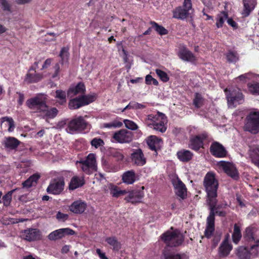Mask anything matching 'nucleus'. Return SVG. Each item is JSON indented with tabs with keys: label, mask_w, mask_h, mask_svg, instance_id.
<instances>
[{
	"label": "nucleus",
	"mask_w": 259,
	"mask_h": 259,
	"mask_svg": "<svg viewBox=\"0 0 259 259\" xmlns=\"http://www.w3.org/2000/svg\"><path fill=\"white\" fill-rule=\"evenodd\" d=\"M123 182L127 184H132L136 181V174L134 170L125 172L122 178Z\"/></svg>",
	"instance_id": "31"
},
{
	"label": "nucleus",
	"mask_w": 259,
	"mask_h": 259,
	"mask_svg": "<svg viewBox=\"0 0 259 259\" xmlns=\"http://www.w3.org/2000/svg\"><path fill=\"white\" fill-rule=\"evenodd\" d=\"M80 98L83 106H85L94 101L96 99V96L95 94H93L87 96H81L80 97Z\"/></svg>",
	"instance_id": "40"
},
{
	"label": "nucleus",
	"mask_w": 259,
	"mask_h": 259,
	"mask_svg": "<svg viewBox=\"0 0 259 259\" xmlns=\"http://www.w3.org/2000/svg\"><path fill=\"white\" fill-rule=\"evenodd\" d=\"M15 191V190H13L12 191H9L7 194L3 196V203L5 206H8L12 200V193Z\"/></svg>",
	"instance_id": "50"
},
{
	"label": "nucleus",
	"mask_w": 259,
	"mask_h": 259,
	"mask_svg": "<svg viewBox=\"0 0 259 259\" xmlns=\"http://www.w3.org/2000/svg\"><path fill=\"white\" fill-rule=\"evenodd\" d=\"M171 182L175 188L177 195L182 199H185L187 197V192L185 184L177 176H174L172 178Z\"/></svg>",
	"instance_id": "11"
},
{
	"label": "nucleus",
	"mask_w": 259,
	"mask_h": 259,
	"mask_svg": "<svg viewBox=\"0 0 259 259\" xmlns=\"http://www.w3.org/2000/svg\"><path fill=\"white\" fill-rule=\"evenodd\" d=\"M167 119L165 115L158 112L156 115H148L145 120V123L150 128L163 133L166 130Z\"/></svg>",
	"instance_id": "4"
},
{
	"label": "nucleus",
	"mask_w": 259,
	"mask_h": 259,
	"mask_svg": "<svg viewBox=\"0 0 259 259\" xmlns=\"http://www.w3.org/2000/svg\"><path fill=\"white\" fill-rule=\"evenodd\" d=\"M143 196V193L140 191H132L130 192L128 195L125 198V200L127 202L136 203L141 202Z\"/></svg>",
	"instance_id": "24"
},
{
	"label": "nucleus",
	"mask_w": 259,
	"mask_h": 259,
	"mask_svg": "<svg viewBox=\"0 0 259 259\" xmlns=\"http://www.w3.org/2000/svg\"><path fill=\"white\" fill-rule=\"evenodd\" d=\"M161 239L167 246L170 247L179 246L184 241V236L180 231L172 228L163 234Z\"/></svg>",
	"instance_id": "5"
},
{
	"label": "nucleus",
	"mask_w": 259,
	"mask_h": 259,
	"mask_svg": "<svg viewBox=\"0 0 259 259\" xmlns=\"http://www.w3.org/2000/svg\"><path fill=\"white\" fill-rule=\"evenodd\" d=\"M178 54L180 58L183 61L194 62L195 60V57L184 46L180 48Z\"/></svg>",
	"instance_id": "23"
},
{
	"label": "nucleus",
	"mask_w": 259,
	"mask_h": 259,
	"mask_svg": "<svg viewBox=\"0 0 259 259\" xmlns=\"http://www.w3.org/2000/svg\"><path fill=\"white\" fill-rule=\"evenodd\" d=\"M247 121L244 130L251 134H256L259 132V111L251 112L246 117Z\"/></svg>",
	"instance_id": "8"
},
{
	"label": "nucleus",
	"mask_w": 259,
	"mask_h": 259,
	"mask_svg": "<svg viewBox=\"0 0 259 259\" xmlns=\"http://www.w3.org/2000/svg\"><path fill=\"white\" fill-rule=\"evenodd\" d=\"M228 14L226 12H222L220 14H218L216 19V26L218 28H220L223 27V24L225 21L228 19Z\"/></svg>",
	"instance_id": "33"
},
{
	"label": "nucleus",
	"mask_w": 259,
	"mask_h": 259,
	"mask_svg": "<svg viewBox=\"0 0 259 259\" xmlns=\"http://www.w3.org/2000/svg\"><path fill=\"white\" fill-rule=\"evenodd\" d=\"M248 87L249 92L253 95H259V83L255 82L251 84H248Z\"/></svg>",
	"instance_id": "47"
},
{
	"label": "nucleus",
	"mask_w": 259,
	"mask_h": 259,
	"mask_svg": "<svg viewBox=\"0 0 259 259\" xmlns=\"http://www.w3.org/2000/svg\"><path fill=\"white\" fill-rule=\"evenodd\" d=\"M248 152L253 162L259 167V146L254 145L250 147Z\"/></svg>",
	"instance_id": "27"
},
{
	"label": "nucleus",
	"mask_w": 259,
	"mask_h": 259,
	"mask_svg": "<svg viewBox=\"0 0 259 259\" xmlns=\"http://www.w3.org/2000/svg\"><path fill=\"white\" fill-rule=\"evenodd\" d=\"M19 141L15 138L8 137L6 138L4 141V145L5 147L9 149L12 150L17 147L19 144Z\"/></svg>",
	"instance_id": "30"
},
{
	"label": "nucleus",
	"mask_w": 259,
	"mask_h": 259,
	"mask_svg": "<svg viewBox=\"0 0 259 259\" xmlns=\"http://www.w3.org/2000/svg\"><path fill=\"white\" fill-rule=\"evenodd\" d=\"M245 240L249 243V247L241 246L237 249V254L240 259H249L250 255H256L258 252L259 239H255L252 228H246L244 234Z\"/></svg>",
	"instance_id": "3"
},
{
	"label": "nucleus",
	"mask_w": 259,
	"mask_h": 259,
	"mask_svg": "<svg viewBox=\"0 0 259 259\" xmlns=\"http://www.w3.org/2000/svg\"><path fill=\"white\" fill-rule=\"evenodd\" d=\"M87 207V203L82 200H78L73 202L69 206V210L74 213H82Z\"/></svg>",
	"instance_id": "19"
},
{
	"label": "nucleus",
	"mask_w": 259,
	"mask_h": 259,
	"mask_svg": "<svg viewBox=\"0 0 259 259\" xmlns=\"http://www.w3.org/2000/svg\"><path fill=\"white\" fill-rule=\"evenodd\" d=\"M243 9L242 12V15L243 17L248 16L250 13L255 8L257 2L256 0H243Z\"/></svg>",
	"instance_id": "22"
},
{
	"label": "nucleus",
	"mask_w": 259,
	"mask_h": 259,
	"mask_svg": "<svg viewBox=\"0 0 259 259\" xmlns=\"http://www.w3.org/2000/svg\"><path fill=\"white\" fill-rule=\"evenodd\" d=\"M81 165L82 170L87 174H91L97 169L96 156L93 153L88 155L84 160L77 161Z\"/></svg>",
	"instance_id": "10"
},
{
	"label": "nucleus",
	"mask_w": 259,
	"mask_h": 259,
	"mask_svg": "<svg viewBox=\"0 0 259 259\" xmlns=\"http://www.w3.org/2000/svg\"><path fill=\"white\" fill-rule=\"evenodd\" d=\"M207 137V134L204 133L191 138L189 147L194 150H198L203 146V141L204 139H206Z\"/></svg>",
	"instance_id": "17"
},
{
	"label": "nucleus",
	"mask_w": 259,
	"mask_h": 259,
	"mask_svg": "<svg viewBox=\"0 0 259 259\" xmlns=\"http://www.w3.org/2000/svg\"><path fill=\"white\" fill-rule=\"evenodd\" d=\"M0 4L4 11L11 12V6L6 0H0Z\"/></svg>",
	"instance_id": "57"
},
{
	"label": "nucleus",
	"mask_w": 259,
	"mask_h": 259,
	"mask_svg": "<svg viewBox=\"0 0 259 259\" xmlns=\"http://www.w3.org/2000/svg\"><path fill=\"white\" fill-rule=\"evenodd\" d=\"M83 106L80 97L71 100L69 103V107L71 109H78Z\"/></svg>",
	"instance_id": "38"
},
{
	"label": "nucleus",
	"mask_w": 259,
	"mask_h": 259,
	"mask_svg": "<svg viewBox=\"0 0 259 259\" xmlns=\"http://www.w3.org/2000/svg\"><path fill=\"white\" fill-rule=\"evenodd\" d=\"M84 184V180L82 177L77 176L73 177L70 183L69 188L71 190H74Z\"/></svg>",
	"instance_id": "32"
},
{
	"label": "nucleus",
	"mask_w": 259,
	"mask_h": 259,
	"mask_svg": "<svg viewBox=\"0 0 259 259\" xmlns=\"http://www.w3.org/2000/svg\"><path fill=\"white\" fill-rule=\"evenodd\" d=\"M145 82L147 84H153L155 85H157L158 84V81L156 79L153 78L152 76L149 74L146 76Z\"/></svg>",
	"instance_id": "56"
},
{
	"label": "nucleus",
	"mask_w": 259,
	"mask_h": 259,
	"mask_svg": "<svg viewBox=\"0 0 259 259\" xmlns=\"http://www.w3.org/2000/svg\"><path fill=\"white\" fill-rule=\"evenodd\" d=\"M241 233L240 227L237 224H235L233 233L232 234V239L234 243L237 244L241 238Z\"/></svg>",
	"instance_id": "34"
},
{
	"label": "nucleus",
	"mask_w": 259,
	"mask_h": 259,
	"mask_svg": "<svg viewBox=\"0 0 259 259\" xmlns=\"http://www.w3.org/2000/svg\"><path fill=\"white\" fill-rule=\"evenodd\" d=\"M39 176L37 174H34L30 176L27 180L23 183L24 187L29 188L36 183L37 181L38 180Z\"/></svg>",
	"instance_id": "35"
},
{
	"label": "nucleus",
	"mask_w": 259,
	"mask_h": 259,
	"mask_svg": "<svg viewBox=\"0 0 259 259\" xmlns=\"http://www.w3.org/2000/svg\"><path fill=\"white\" fill-rule=\"evenodd\" d=\"M156 74L159 76L160 79L163 82H167L169 80V77L167 73L163 71L157 69L155 70Z\"/></svg>",
	"instance_id": "49"
},
{
	"label": "nucleus",
	"mask_w": 259,
	"mask_h": 259,
	"mask_svg": "<svg viewBox=\"0 0 259 259\" xmlns=\"http://www.w3.org/2000/svg\"><path fill=\"white\" fill-rule=\"evenodd\" d=\"M85 91V87L83 83H78L76 85L71 86L68 91V96L72 97L79 94H82Z\"/></svg>",
	"instance_id": "26"
},
{
	"label": "nucleus",
	"mask_w": 259,
	"mask_h": 259,
	"mask_svg": "<svg viewBox=\"0 0 259 259\" xmlns=\"http://www.w3.org/2000/svg\"><path fill=\"white\" fill-rule=\"evenodd\" d=\"M54 68H55V73L53 75V77H54V78L57 77L59 73V71H60L59 64L58 63H57L55 65Z\"/></svg>",
	"instance_id": "63"
},
{
	"label": "nucleus",
	"mask_w": 259,
	"mask_h": 259,
	"mask_svg": "<svg viewBox=\"0 0 259 259\" xmlns=\"http://www.w3.org/2000/svg\"><path fill=\"white\" fill-rule=\"evenodd\" d=\"M122 125V123L120 121H113L110 123H104L103 124V127L110 128L112 127H119L121 126Z\"/></svg>",
	"instance_id": "54"
},
{
	"label": "nucleus",
	"mask_w": 259,
	"mask_h": 259,
	"mask_svg": "<svg viewBox=\"0 0 259 259\" xmlns=\"http://www.w3.org/2000/svg\"><path fill=\"white\" fill-rule=\"evenodd\" d=\"M67 121L66 120H63L62 121H59L57 124V127L58 128L61 129L62 128H64L65 127H67Z\"/></svg>",
	"instance_id": "60"
},
{
	"label": "nucleus",
	"mask_w": 259,
	"mask_h": 259,
	"mask_svg": "<svg viewBox=\"0 0 259 259\" xmlns=\"http://www.w3.org/2000/svg\"><path fill=\"white\" fill-rule=\"evenodd\" d=\"M26 104L34 112H39L44 118L52 119L56 117L58 110L56 108H49L41 97H35L27 100Z\"/></svg>",
	"instance_id": "2"
},
{
	"label": "nucleus",
	"mask_w": 259,
	"mask_h": 259,
	"mask_svg": "<svg viewBox=\"0 0 259 259\" xmlns=\"http://www.w3.org/2000/svg\"><path fill=\"white\" fill-rule=\"evenodd\" d=\"M55 34L54 33H49L45 35V39L46 41H53L55 39Z\"/></svg>",
	"instance_id": "59"
},
{
	"label": "nucleus",
	"mask_w": 259,
	"mask_h": 259,
	"mask_svg": "<svg viewBox=\"0 0 259 259\" xmlns=\"http://www.w3.org/2000/svg\"><path fill=\"white\" fill-rule=\"evenodd\" d=\"M193 10L191 0H184L182 7H178L174 10L173 17L176 19L184 20L191 17Z\"/></svg>",
	"instance_id": "7"
},
{
	"label": "nucleus",
	"mask_w": 259,
	"mask_h": 259,
	"mask_svg": "<svg viewBox=\"0 0 259 259\" xmlns=\"http://www.w3.org/2000/svg\"><path fill=\"white\" fill-rule=\"evenodd\" d=\"M131 159L134 165L140 166L144 165L147 161L146 158L141 149L133 150L131 154Z\"/></svg>",
	"instance_id": "12"
},
{
	"label": "nucleus",
	"mask_w": 259,
	"mask_h": 259,
	"mask_svg": "<svg viewBox=\"0 0 259 259\" xmlns=\"http://www.w3.org/2000/svg\"><path fill=\"white\" fill-rule=\"evenodd\" d=\"M147 143L149 148L154 151L157 154V150L159 149L162 146V140L155 136H150L147 140Z\"/></svg>",
	"instance_id": "21"
},
{
	"label": "nucleus",
	"mask_w": 259,
	"mask_h": 259,
	"mask_svg": "<svg viewBox=\"0 0 259 259\" xmlns=\"http://www.w3.org/2000/svg\"><path fill=\"white\" fill-rule=\"evenodd\" d=\"M106 241L112 246L113 250H118L120 248V243L115 237L107 238Z\"/></svg>",
	"instance_id": "41"
},
{
	"label": "nucleus",
	"mask_w": 259,
	"mask_h": 259,
	"mask_svg": "<svg viewBox=\"0 0 259 259\" xmlns=\"http://www.w3.org/2000/svg\"><path fill=\"white\" fill-rule=\"evenodd\" d=\"M215 205H216V204ZM226 205H227V204L226 203L224 205L222 204L221 205H218L217 207H215V206H214V215L215 213L217 215H218L219 216H221V217L225 216L226 215V212L223 211V210H219V209L220 208L224 207H225ZM214 231V229L213 230V232H212V233H211V235H210V236L209 237L206 236V235L205 234V237L208 238H209L210 237H211V236L212 235V233H213Z\"/></svg>",
	"instance_id": "44"
},
{
	"label": "nucleus",
	"mask_w": 259,
	"mask_h": 259,
	"mask_svg": "<svg viewBox=\"0 0 259 259\" xmlns=\"http://www.w3.org/2000/svg\"><path fill=\"white\" fill-rule=\"evenodd\" d=\"M232 249V246L229 243L228 238H226L219 247V253L221 256H227Z\"/></svg>",
	"instance_id": "25"
},
{
	"label": "nucleus",
	"mask_w": 259,
	"mask_h": 259,
	"mask_svg": "<svg viewBox=\"0 0 259 259\" xmlns=\"http://www.w3.org/2000/svg\"><path fill=\"white\" fill-rule=\"evenodd\" d=\"M164 256L165 259H184L186 256L184 254H164Z\"/></svg>",
	"instance_id": "55"
},
{
	"label": "nucleus",
	"mask_w": 259,
	"mask_h": 259,
	"mask_svg": "<svg viewBox=\"0 0 259 259\" xmlns=\"http://www.w3.org/2000/svg\"><path fill=\"white\" fill-rule=\"evenodd\" d=\"M41 78V75L39 74H36L35 73L32 74L28 72L25 78V81L28 83L37 82L39 81Z\"/></svg>",
	"instance_id": "36"
},
{
	"label": "nucleus",
	"mask_w": 259,
	"mask_h": 259,
	"mask_svg": "<svg viewBox=\"0 0 259 259\" xmlns=\"http://www.w3.org/2000/svg\"><path fill=\"white\" fill-rule=\"evenodd\" d=\"M228 61L230 62H236L238 59L237 54L233 51H229L226 55Z\"/></svg>",
	"instance_id": "48"
},
{
	"label": "nucleus",
	"mask_w": 259,
	"mask_h": 259,
	"mask_svg": "<svg viewBox=\"0 0 259 259\" xmlns=\"http://www.w3.org/2000/svg\"><path fill=\"white\" fill-rule=\"evenodd\" d=\"M254 77L255 75L252 73H248L240 75L239 76H238L237 79L240 80L242 82H245L247 81V80L251 79L254 78Z\"/></svg>",
	"instance_id": "52"
},
{
	"label": "nucleus",
	"mask_w": 259,
	"mask_h": 259,
	"mask_svg": "<svg viewBox=\"0 0 259 259\" xmlns=\"http://www.w3.org/2000/svg\"><path fill=\"white\" fill-rule=\"evenodd\" d=\"M203 98H202L201 95L199 94L196 93L195 94V99L193 101V103L195 106L196 108L200 107L203 104Z\"/></svg>",
	"instance_id": "51"
},
{
	"label": "nucleus",
	"mask_w": 259,
	"mask_h": 259,
	"mask_svg": "<svg viewBox=\"0 0 259 259\" xmlns=\"http://www.w3.org/2000/svg\"><path fill=\"white\" fill-rule=\"evenodd\" d=\"M52 61V60L50 58L47 59L42 65V69L47 68L49 66L51 65Z\"/></svg>",
	"instance_id": "64"
},
{
	"label": "nucleus",
	"mask_w": 259,
	"mask_h": 259,
	"mask_svg": "<svg viewBox=\"0 0 259 259\" xmlns=\"http://www.w3.org/2000/svg\"><path fill=\"white\" fill-rule=\"evenodd\" d=\"M225 92L230 108H233L243 103L244 101L243 95L238 89L232 91L226 89Z\"/></svg>",
	"instance_id": "9"
},
{
	"label": "nucleus",
	"mask_w": 259,
	"mask_h": 259,
	"mask_svg": "<svg viewBox=\"0 0 259 259\" xmlns=\"http://www.w3.org/2000/svg\"><path fill=\"white\" fill-rule=\"evenodd\" d=\"M146 106L144 104H140L136 102H131L125 106L123 109H121L122 112H124L126 109H142L145 108Z\"/></svg>",
	"instance_id": "37"
},
{
	"label": "nucleus",
	"mask_w": 259,
	"mask_h": 259,
	"mask_svg": "<svg viewBox=\"0 0 259 259\" xmlns=\"http://www.w3.org/2000/svg\"><path fill=\"white\" fill-rule=\"evenodd\" d=\"M56 218L59 221L64 222L68 218V215L58 211L56 214Z\"/></svg>",
	"instance_id": "58"
},
{
	"label": "nucleus",
	"mask_w": 259,
	"mask_h": 259,
	"mask_svg": "<svg viewBox=\"0 0 259 259\" xmlns=\"http://www.w3.org/2000/svg\"><path fill=\"white\" fill-rule=\"evenodd\" d=\"M96 252L99 255L100 259H108L106 256L105 253L101 251L99 248L96 249Z\"/></svg>",
	"instance_id": "61"
},
{
	"label": "nucleus",
	"mask_w": 259,
	"mask_h": 259,
	"mask_svg": "<svg viewBox=\"0 0 259 259\" xmlns=\"http://www.w3.org/2000/svg\"><path fill=\"white\" fill-rule=\"evenodd\" d=\"M69 48L68 47H64L61 49L60 53V57L61 58L62 63L66 62L69 57Z\"/></svg>",
	"instance_id": "45"
},
{
	"label": "nucleus",
	"mask_w": 259,
	"mask_h": 259,
	"mask_svg": "<svg viewBox=\"0 0 259 259\" xmlns=\"http://www.w3.org/2000/svg\"><path fill=\"white\" fill-rule=\"evenodd\" d=\"M110 194L113 197L117 198L120 196L125 194L127 192L125 190H122L116 185L110 184L108 186Z\"/></svg>",
	"instance_id": "28"
},
{
	"label": "nucleus",
	"mask_w": 259,
	"mask_h": 259,
	"mask_svg": "<svg viewBox=\"0 0 259 259\" xmlns=\"http://www.w3.org/2000/svg\"><path fill=\"white\" fill-rule=\"evenodd\" d=\"M123 123L126 128L132 131H135L138 128V125L132 120L124 119L123 120Z\"/></svg>",
	"instance_id": "46"
},
{
	"label": "nucleus",
	"mask_w": 259,
	"mask_h": 259,
	"mask_svg": "<svg viewBox=\"0 0 259 259\" xmlns=\"http://www.w3.org/2000/svg\"><path fill=\"white\" fill-rule=\"evenodd\" d=\"M74 231L68 228H62L52 232L48 235V238L50 240H56L65 237L66 235H73Z\"/></svg>",
	"instance_id": "15"
},
{
	"label": "nucleus",
	"mask_w": 259,
	"mask_h": 259,
	"mask_svg": "<svg viewBox=\"0 0 259 259\" xmlns=\"http://www.w3.org/2000/svg\"><path fill=\"white\" fill-rule=\"evenodd\" d=\"M2 122H6L8 126V131L11 132L15 128L14 121L12 118L9 117H4L2 118Z\"/></svg>",
	"instance_id": "43"
},
{
	"label": "nucleus",
	"mask_w": 259,
	"mask_h": 259,
	"mask_svg": "<svg viewBox=\"0 0 259 259\" xmlns=\"http://www.w3.org/2000/svg\"><path fill=\"white\" fill-rule=\"evenodd\" d=\"M150 23L155 28V31L160 35H164L167 33V30L161 25H159L153 21L151 22Z\"/></svg>",
	"instance_id": "42"
},
{
	"label": "nucleus",
	"mask_w": 259,
	"mask_h": 259,
	"mask_svg": "<svg viewBox=\"0 0 259 259\" xmlns=\"http://www.w3.org/2000/svg\"><path fill=\"white\" fill-rule=\"evenodd\" d=\"M193 153L187 150L183 149L177 152L179 159L183 162H187L190 160L193 157Z\"/></svg>",
	"instance_id": "29"
},
{
	"label": "nucleus",
	"mask_w": 259,
	"mask_h": 259,
	"mask_svg": "<svg viewBox=\"0 0 259 259\" xmlns=\"http://www.w3.org/2000/svg\"><path fill=\"white\" fill-rule=\"evenodd\" d=\"M220 165L228 176L234 179H237L238 178L237 170L233 164L225 161H221Z\"/></svg>",
	"instance_id": "18"
},
{
	"label": "nucleus",
	"mask_w": 259,
	"mask_h": 259,
	"mask_svg": "<svg viewBox=\"0 0 259 259\" xmlns=\"http://www.w3.org/2000/svg\"><path fill=\"white\" fill-rule=\"evenodd\" d=\"M39 231L35 229H29L22 232L21 237L24 239L32 241L39 238Z\"/></svg>",
	"instance_id": "20"
},
{
	"label": "nucleus",
	"mask_w": 259,
	"mask_h": 259,
	"mask_svg": "<svg viewBox=\"0 0 259 259\" xmlns=\"http://www.w3.org/2000/svg\"><path fill=\"white\" fill-rule=\"evenodd\" d=\"M113 138L118 143H129L133 139V134L126 130H120L114 134Z\"/></svg>",
	"instance_id": "13"
},
{
	"label": "nucleus",
	"mask_w": 259,
	"mask_h": 259,
	"mask_svg": "<svg viewBox=\"0 0 259 259\" xmlns=\"http://www.w3.org/2000/svg\"><path fill=\"white\" fill-rule=\"evenodd\" d=\"M210 151L213 156L220 158L225 157L227 153L224 147L217 142H214L211 144Z\"/></svg>",
	"instance_id": "16"
},
{
	"label": "nucleus",
	"mask_w": 259,
	"mask_h": 259,
	"mask_svg": "<svg viewBox=\"0 0 259 259\" xmlns=\"http://www.w3.org/2000/svg\"><path fill=\"white\" fill-rule=\"evenodd\" d=\"M227 21L228 24L234 28L237 27V24L232 18H228Z\"/></svg>",
	"instance_id": "62"
},
{
	"label": "nucleus",
	"mask_w": 259,
	"mask_h": 259,
	"mask_svg": "<svg viewBox=\"0 0 259 259\" xmlns=\"http://www.w3.org/2000/svg\"><path fill=\"white\" fill-rule=\"evenodd\" d=\"M203 185L207 194V203L210 207V213L207 218L205 235L209 237L214 230V210L217 203V190L219 183L212 172H208L204 177Z\"/></svg>",
	"instance_id": "1"
},
{
	"label": "nucleus",
	"mask_w": 259,
	"mask_h": 259,
	"mask_svg": "<svg viewBox=\"0 0 259 259\" xmlns=\"http://www.w3.org/2000/svg\"><path fill=\"white\" fill-rule=\"evenodd\" d=\"M91 145L96 148H98L104 145V141L100 138H94L91 142Z\"/></svg>",
	"instance_id": "53"
},
{
	"label": "nucleus",
	"mask_w": 259,
	"mask_h": 259,
	"mask_svg": "<svg viewBox=\"0 0 259 259\" xmlns=\"http://www.w3.org/2000/svg\"><path fill=\"white\" fill-rule=\"evenodd\" d=\"M55 98L56 99V101L60 104H63L66 103V93L62 90H57L56 91Z\"/></svg>",
	"instance_id": "39"
},
{
	"label": "nucleus",
	"mask_w": 259,
	"mask_h": 259,
	"mask_svg": "<svg viewBox=\"0 0 259 259\" xmlns=\"http://www.w3.org/2000/svg\"><path fill=\"white\" fill-rule=\"evenodd\" d=\"M90 128V125L82 116H78L68 122L66 131L69 134H74Z\"/></svg>",
	"instance_id": "6"
},
{
	"label": "nucleus",
	"mask_w": 259,
	"mask_h": 259,
	"mask_svg": "<svg viewBox=\"0 0 259 259\" xmlns=\"http://www.w3.org/2000/svg\"><path fill=\"white\" fill-rule=\"evenodd\" d=\"M64 186V182L63 180L61 179H54L51 182L47 191L50 194H59L63 190Z\"/></svg>",
	"instance_id": "14"
}]
</instances>
